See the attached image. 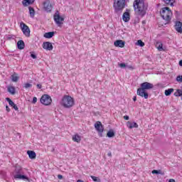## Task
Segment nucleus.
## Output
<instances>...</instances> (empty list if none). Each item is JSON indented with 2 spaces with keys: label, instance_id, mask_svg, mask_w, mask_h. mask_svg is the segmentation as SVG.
<instances>
[{
  "label": "nucleus",
  "instance_id": "nucleus-7",
  "mask_svg": "<svg viewBox=\"0 0 182 182\" xmlns=\"http://www.w3.org/2000/svg\"><path fill=\"white\" fill-rule=\"evenodd\" d=\"M40 102L44 106H49L52 103V97L48 95H43L40 100Z\"/></svg>",
  "mask_w": 182,
  "mask_h": 182
},
{
  "label": "nucleus",
  "instance_id": "nucleus-46",
  "mask_svg": "<svg viewBox=\"0 0 182 182\" xmlns=\"http://www.w3.org/2000/svg\"><path fill=\"white\" fill-rule=\"evenodd\" d=\"M108 156H109V157H112V153L109 152V153L108 154Z\"/></svg>",
  "mask_w": 182,
  "mask_h": 182
},
{
  "label": "nucleus",
  "instance_id": "nucleus-13",
  "mask_svg": "<svg viewBox=\"0 0 182 182\" xmlns=\"http://www.w3.org/2000/svg\"><path fill=\"white\" fill-rule=\"evenodd\" d=\"M122 21H124V22H129V21H130V13H129L127 10L122 15Z\"/></svg>",
  "mask_w": 182,
  "mask_h": 182
},
{
  "label": "nucleus",
  "instance_id": "nucleus-33",
  "mask_svg": "<svg viewBox=\"0 0 182 182\" xmlns=\"http://www.w3.org/2000/svg\"><path fill=\"white\" fill-rule=\"evenodd\" d=\"M152 174H163V173H161V170H159V171H157V170H153V171H152Z\"/></svg>",
  "mask_w": 182,
  "mask_h": 182
},
{
  "label": "nucleus",
  "instance_id": "nucleus-23",
  "mask_svg": "<svg viewBox=\"0 0 182 182\" xmlns=\"http://www.w3.org/2000/svg\"><path fill=\"white\" fill-rule=\"evenodd\" d=\"M28 9L31 18H33V16H35V9L31 6H29Z\"/></svg>",
  "mask_w": 182,
  "mask_h": 182
},
{
  "label": "nucleus",
  "instance_id": "nucleus-20",
  "mask_svg": "<svg viewBox=\"0 0 182 182\" xmlns=\"http://www.w3.org/2000/svg\"><path fill=\"white\" fill-rule=\"evenodd\" d=\"M27 154H28L29 159H36V153L33 151H28Z\"/></svg>",
  "mask_w": 182,
  "mask_h": 182
},
{
  "label": "nucleus",
  "instance_id": "nucleus-34",
  "mask_svg": "<svg viewBox=\"0 0 182 182\" xmlns=\"http://www.w3.org/2000/svg\"><path fill=\"white\" fill-rule=\"evenodd\" d=\"M176 80H177V82H182V75H178L176 77Z\"/></svg>",
  "mask_w": 182,
  "mask_h": 182
},
{
  "label": "nucleus",
  "instance_id": "nucleus-2",
  "mask_svg": "<svg viewBox=\"0 0 182 182\" xmlns=\"http://www.w3.org/2000/svg\"><path fill=\"white\" fill-rule=\"evenodd\" d=\"M134 10L137 16H141V18H143V16L146 15L147 7L146 5H144V2H143L141 0H136L134 2Z\"/></svg>",
  "mask_w": 182,
  "mask_h": 182
},
{
  "label": "nucleus",
  "instance_id": "nucleus-35",
  "mask_svg": "<svg viewBox=\"0 0 182 182\" xmlns=\"http://www.w3.org/2000/svg\"><path fill=\"white\" fill-rule=\"evenodd\" d=\"M37 102H38V98H37L36 97H34L33 98L32 103H33V105H35V103H36Z\"/></svg>",
  "mask_w": 182,
  "mask_h": 182
},
{
  "label": "nucleus",
  "instance_id": "nucleus-17",
  "mask_svg": "<svg viewBox=\"0 0 182 182\" xmlns=\"http://www.w3.org/2000/svg\"><path fill=\"white\" fill-rule=\"evenodd\" d=\"M82 140V137L77 134H75L73 136V141H75V143H80Z\"/></svg>",
  "mask_w": 182,
  "mask_h": 182
},
{
  "label": "nucleus",
  "instance_id": "nucleus-29",
  "mask_svg": "<svg viewBox=\"0 0 182 182\" xmlns=\"http://www.w3.org/2000/svg\"><path fill=\"white\" fill-rule=\"evenodd\" d=\"M7 100V102H9V105L10 106H11V107H14V105H15V103L14 102V101H12L11 100H10L9 98H6V99Z\"/></svg>",
  "mask_w": 182,
  "mask_h": 182
},
{
  "label": "nucleus",
  "instance_id": "nucleus-27",
  "mask_svg": "<svg viewBox=\"0 0 182 182\" xmlns=\"http://www.w3.org/2000/svg\"><path fill=\"white\" fill-rule=\"evenodd\" d=\"M11 80L12 82H18V80H19V77L16 75V74L12 75Z\"/></svg>",
  "mask_w": 182,
  "mask_h": 182
},
{
  "label": "nucleus",
  "instance_id": "nucleus-4",
  "mask_svg": "<svg viewBox=\"0 0 182 182\" xmlns=\"http://www.w3.org/2000/svg\"><path fill=\"white\" fill-rule=\"evenodd\" d=\"M161 16L166 21V23H168L171 21V16H173V13L170 8L164 7L161 11Z\"/></svg>",
  "mask_w": 182,
  "mask_h": 182
},
{
  "label": "nucleus",
  "instance_id": "nucleus-14",
  "mask_svg": "<svg viewBox=\"0 0 182 182\" xmlns=\"http://www.w3.org/2000/svg\"><path fill=\"white\" fill-rule=\"evenodd\" d=\"M175 29L178 33H182V23L181 21L176 22Z\"/></svg>",
  "mask_w": 182,
  "mask_h": 182
},
{
  "label": "nucleus",
  "instance_id": "nucleus-22",
  "mask_svg": "<svg viewBox=\"0 0 182 182\" xmlns=\"http://www.w3.org/2000/svg\"><path fill=\"white\" fill-rule=\"evenodd\" d=\"M35 0H23L22 4L24 6H28V5H31V4H33Z\"/></svg>",
  "mask_w": 182,
  "mask_h": 182
},
{
  "label": "nucleus",
  "instance_id": "nucleus-40",
  "mask_svg": "<svg viewBox=\"0 0 182 182\" xmlns=\"http://www.w3.org/2000/svg\"><path fill=\"white\" fill-rule=\"evenodd\" d=\"M58 178H59V180H62V178H63V176L62 175H58Z\"/></svg>",
  "mask_w": 182,
  "mask_h": 182
},
{
  "label": "nucleus",
  "instance_id": "nucleus-43",
  "mask_svg": "<svg viewBox=\"0 0 182 182\" xmlns=\"http://www.w3.org/2000/svg\"><path fill=\"white\" fill-rule=\"evenodd\" d=\"M133 100H134V102H136V101L137 100V97H136V96H134V97H133Z\"/></svg>",
  "mask_w": 182,
  "mask_h": 182
},
{
  "label": "nucleus",
  "instance_id": "nucleus-6",
  "mask_svg": "<svg viewBox=\"0 0 182 182\" xmlns=\"http://www.w3.org/2000/svg\"><path fill=\"white\" fill-rule=\"evenodd\" d=\"M16 174L14 175V178L16 179H19V180H24V181H29V178H28V176H24V175H21V174H23V172H22V168H16Z\"/></svg>",
  "mask_w": 182,
  "mask_h": 182
},
{
  "label": "nucleus",
  "instance_id": "nucleus-37",
  "mask_svg": "<svg viewBox=\"0 0 182 182\" xmlns=\"http://www.w3.org/2000/svg\"><path fill=\"white\" fill-rule=\"evenodd\" d=\"M31 57L33 58V59H36V55L35 54H31Z\"/></svg>",
  "mask_w": 182,
  "mask_h": 182
},
{
  "label": "nucleus",
  "instance_id": "nucleus-9",
  "mask_svg": "<svg viewBox=\"0 0 182 182\" xmlns=\"http://www.w3.org/2000/svg\"><path fill=\"white\" fill-rule=\"evenodd\" d=\"M95 128L97 130V132L99 133L100 137H103V132L105 130V128L103 127V124H102V122L100 121H97L95 124Z\"/></svg>",
  "mask_w": 182,
  "mask_h": 182
},
{
  "label": "nucleus",
  "instance_id": "nucleus-8",
  "mask_svg": "<svg viewBox=\"0 0 182 182\" xmlns=\"http://www.w3.org/2000/svg\"><path fill=\"white\" fill-rule=\"evenodd\" d=\"M20 26L23 35H25L26 38H29V36H31V29H29V27L23 22L20 23Z\"/></svg>",
  "mask_w": 182,
  "mask_h": 182
},
{
  "label": "nucleus",
  "instance_id": "nucleus-21",
  "mask_svg": "<svg viewBox=\"0 0 182 182\" xmlns=\"http://www.w3.org/2000/svg\"><path fill=\"white\" fill-rule=\"evenodd\" d=\"M17 46H18V49H24V48H25V43L23 42V41L20 40L17 43Z\"/></svg>",
  "mask_w": 182,
  "mask_h": 182
},
{
  "label": "nucleus",
  "instance_id": "nucleus-24",
  "mask_svg": "<svg viewBox=\"0 0 182 182\" xmlns=\"http://www.w3.org/2000/svg\"><path fill=\"white\" fill-rule=\"evenodd\" d=\"M173 92H174V89L169 88V89L165 90V95L166 96H170V95H171V93H173Z\"/></svg>",
  "mask_w": 182,
  "mask_h": 182
},
{
  "label": "nucleus",
  "instance_id": "nucleus-19",
  "mask_svg": "<svg viewBox=\"0 0 182 182\" xmlns=\"http://www.w3.org/2000/svg\"><path fill=\"white\" fill-rule=\"evenodd\" d=\"M166 5H169V6H174V2L176 0H162Z\"/></svg>",
  "mask_w": 182,
  "mask_h": 182
},
{
  "label": "nucleus",
  "instance_id": "nucleus-10",
  "mask_svg": "<svg viewBox=\"0 0 182 182\" xmlns=\"http://www.w3.org/2000/svg\"><path fill=\"white\" fill-rule=\"evenodd\" d=\"M65 19L62 16H60V15L59 14V11H57L55 14V15H54V21H55V23L57 25H58V26L62 25V23H63V21Z\"/></svg>",
  "mask_w": 182,
  "mask_h": 182
},
{
  "label": "nucleus",
  "instance_id": "nucleus-36",
  "mask_svg": "<svg viewBox=\"0 0 182 182\" xmlns=\"http://www.w3.org/2000/svg\"><path fill=\"white\" fill-rule=\"evenodd\" d=\"M119 68H126V64L124 63L119 64Z\"/></svg>",
  "mask_w": 182,
  "mask_h": 182
},
{
  "label": "nucleus",
  "instance_id": "nucleus-44",
  "mask_svg": "<svg viewBox=\"0 0 182 182\" xmlns=\"http://www.w3.org/2000/svg\"><path fill=\"white\" fill-rule=\"evenodd\" d=\"M168 182H176V180H174V179H169Z\"/></svg>",
  "mask_w": 182,
  "mask_h": 182
},
{
  "label": "nucleus",
  "instance_id": "nucleus-41",
  "mask_svg": "<svg viewBox=\"0 0 182 182\" xmlns=\"http://www.w3.org/2000/svg\"><path fill=\"white\" fill-rule=\"evenodd\" d=\"M37 87H38V89H42V85L38 84V85H37Z\"/></svg>",
  "mask_w": 182,
  "mask_h": 182
},
{
  "label": "nucleus",
  "instance_id": "nucleus-38",
  "mask_svg": "<svg viewBox=\"0 0 182 182\" xmlns=\"http://www.w3.org/2000/svg\"><path fill=\"white\" fill-rule=\"evenodd\" d=\"M13 108L14 109V110L18 111V106H16V105L14 104Z\"/></svg>",
  "mask_w": 182,
  "mask_h": 182
},
{
  "label": "nucleus",
  "instance_id": "nucleus-31",
  "mask_svg": "<svg viewBox=\"0 0 182 182\" xmlns=\"http://www.w3.org/2000/svg\"><path fill=\"white\" fill-rule=\"evenodd\" d=\"M136 44H137L139 46H141V48H143V46H144V43L142 42L141 40H138Z\"/></svg>",
  "mask_w": 182,
  "mask_h": 182
},
{
  "label": "nucleus",
  "instance_id": "nucleus-1",
  "mask_svg": "<svg viewBox=\"0 0 182 182\" xmlns=\"http://www.w3.org/2000/svg\"><path fill=\"white\" fill-rule=\"evenodd\" d=\"M154 85L149 82H145L141 84V87L137 89L136 95L144 99H149V93L146 90L153 89Z\"/></svg>",
  "mask_w": 182,
  "mask_h": 182
},
{
  "label": "nucleus",
  "instance_id": "nucleus-28",
  "mask_svg": "<svg viewBox=\"0 0 182 182\" xmlns=\"http://www.w3.org/2000/svg\"><path fill=\"white\" fill-rule=\"evenodd\" d=\"M107 137H114V132L113 130H109L107 134Z\"/></svg>",
  "mask_w": 182,
  "mask_h": 182
},
{
  "label": "nucleus",
  "instance_id": "nucleus-5",
  "mask_svg": "<svg viewBox=\"0 0 182 182\" xmlns=\"http://www.w3.org/2000/svg\"><path fill=\"white\" fill-rule=\"evenodd\" d=\"M125 5L126 0H114V8L115 9V12H120V11H123V9H124Z\"/></svg>",
  "mask_w": 182,
  "mask_h": 182
},
{
  "label": "nucleus",
  "instance_id": "nucleus-18",
  "mask_svg": "<svg viewBox=\"0 0 182 182\" xmlns=\"http://www.w3.org/2000/svg\"><path fill=\"white\" fill-rule=\"evenodd\" d=\"M54 36H55V32L53 31L46 33L43 35L44 38H46V39H50V38H53Z\"/></svg>",
  "mask_w": 182,
  "mask_h": 182
},
{
  "label": "nucleus",
  "instance_id": "nucleus-26",
  "mask_svg": "<svg viewBox=\"0 0 182 182\" xmlns=\"http://www.w3.org/2000/svg\"><path fill=\"white\" fill-rule=\"evenodd\" d=\"M156 46L158 50H159V51L163 50V43H161L160 42H157Z\"/></svg>",
  "mask_w": 182,
  "mask_h": 182
},
{
  "label": "nucleus",
  "instance_id": "nucleus-16",
  "mask_svg": "<svg viewBox=\"0 0 182 182\" xmlns=\"http://www.w3.org/2000/svg\"><path fill=\"white\" fill-rule=\"evenodd\" d=\"M127 127L129 129H134V128L137 129V127H139V124H137V123H136V122H127Z\"/></svg>",
  "mask_w": 182,
  "mask_h": 182
},
{
  "label": "nucleus",
  "instance_id": "nucleus-45",
  "mask_svg": "<svg viewBox=\"0 0 182 182\" xmlns=\"http://www.w3.org/2000/svg\"><path fill=\"white\" fill-rule=\"evenodd\" d=\"M77 182H85V181H82V180H80V179H78V180L77 181Z\"/></svg>",
  "mask_w": 182,
  "mask_h": 182
},
{
  "label": "nucleus",
  "instance_id": "nucleus-30",
  "mask_svg": "<svg viewBox=\"0 0 182 182\" xmlns=\"http://www.w3.org/2000/svg\"><path fill=\"white\" fill-rule=\"evenodd\" d=\"M91 178L93 180V181L95 182H101L100 178L94 176H91Z\"/></svg>",
  "mask_w": 182,
  "mask_h": 182
},
{
  "label": "nucleus",
  "instance_id": "nucleus-12",
  "mask_svg": "<svg viewBox=\"0 0 182 182\" xmlns=\"http://www.w3.org/2000/svg\"><path fill=\"white\" fill-rule=\"evenodd\" d=\"M43 48L46 50H53V46L50 42H44L43 43Z\"/></svg>",
  "mask_w": 182,
  "mask_h": 182
},
{
  "label": "nucleus",
  "instance_id": "nucleus-3",
  "mask_svg": "<svg viewBox=\"0 0 182 182\" xmlns=\"http://www.w3.org/2000/svg\"><path fill=\"white\" fill-rule=\"evenodd\" d=\"M60 105L65 109H70L75 105V100L70 95H64L61 100Z\"/></svg>",
  "mask_w": 182,
  "mask_h": 182
},
{
  "label": "nucleus",
  "instance_id": "nucleus-39",
  "mask_svg": "<svg viewBox=\"0 0 182 182\" xmlns=\"http://www.w3.org/2000/svg\"><path fill=\"white\" fill-rule=\"evenodd\" d=\"M6 112H11V109H9V107H8V105L6 106Z\"/></svg>",
  "mask_w": 182,
  "mask_h": 182
},
{
  "label": "nucleus",
  "instance_id": "nucleus-42",
  "mask_svg": "<svg viewBox=\"0 0 182 182\" xmlns=\"http://www.w3.org/2000/svg\"><path fill=\"white\" fill-rule=\"evenodd\" d=\"M124 120H129V116H127V115L124 116Z\"/></svg>",
  "mask_w": 182,
  "mask_h": 182
},
{
  "label": "nucleus",
  "instance_id": "nucleus-25",
  "mask_svg": "<svg viewBox=\"0 0 182 182\" xmlns=\"http://www.w3.org/2000/svg\"><path fill=\"white\" fill-rule=\"evenodd\" d=\"M8 92L9 93H11V95H15V87H13V86L9 87Z\"/></svg>",
  "mask_w": 182,
  "mask_h": 182
},
{
  "label": "nucleus",
  "instance_id": "nucleus-15",
  "mask_svg": "<svg viewBox=\"0 0 182 182\" xmlns=\"http://www.w3.org/2000/svg\"><path fill=\"white\" fill-rule=\"evenodd\" d=\"M114 45L117 48H124V41L122 40H117L114 41Z\"/></svg>",
  "mask_w": 182,
  "mask_h": 182
},
{
  "label": "nucleus",
  "instance_id": "nucleus-32",
  "mask_svg": "<svg viewBox=\"0 0 182 182\" xmlns=\"http://www.w3.org/2000/svg\"><path fill=\"white\" fill-rule=\"evenodd\" d=\"M23 87H25V89H29V87H32V84L28 82L25 83Z\"/></svg>",
  "mask_w": 182,
  "mask_h": 182
},
{
  "label": "nucleus",
  "instance_id": "nucleus-11",
  "mask_svg": "<svg viewBox=\"0 0 182 182\" xmlns=\"http://www.w3.org/2000/svg\"><path fill=\"white\" fill-rule=\"evenodd\" d=\"M43 6L45 11L47 12H50L52 11V4H50V1L49 0L46 1L43 3Z\"/></svg>",
  "mask_w": 182,
  "mask_h": 182
}]
</instances>
